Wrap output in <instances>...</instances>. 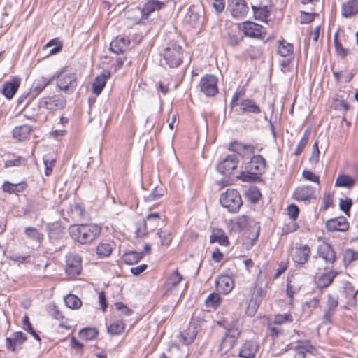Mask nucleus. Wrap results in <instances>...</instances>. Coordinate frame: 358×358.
I'll return each instance as SVG.
<instances>
[{
	"label": "nucleus",
	"instance_id": "obj_57",
	"mask_svg": "<svg viewBox=\"0 0 358 358\" xmlns=\"http://www.w3.org/2000/svg\"><path fill=\"white\" fill-rule=\"evenodd\" d=\"M22 322H23V329L26 331H27L30 334H31L37 341H41L40 336L33 329L31 324L29 322V317L27 315L24 316V317L23 318Z\"/></svg>",
	"mask_w": 358,
	"mask_h": 358
},
{
	"label": "nucleus",
	"instance_id": "obj_50",
	"mask_svg": "<svg viewBox=\"0 0 358 358\" xmlns=\"http://www.w3.org/2000/svg\"><path fill=\"white\" fill-rule=\"evenodd\" d=\"M333 107L336 110L345 113L350 108L349 104L343 99L336 97L333 101Z\"/></svg>",
	"mask_w": 358,
	"mask_h": 358
},
{
	"label": "nucleus",
	"instance_id": "obj_41",
	"mask_svg": "<svg viewBox=\"0 0 358 358\" xmlns=\"http://www.w3.org/2000/svg\"><path fill=\"white\" fill-rule=\"evenodd\" d=\"M125 329V324L122 320H116L111 323L108 327V334L112 336L120 335Z\"/></svg>",
	"mask_w": 358,
	"mask_h": 358
},
{
	"label": "nucleus",
	"instance_id": "obj_51",
	"mask_svg": "<svg viewBox=\"0 0 358 358\" xmlns=\"http://www.w3.org/2000/svg\"><path fill=\"white\" fill-rule=\"evenodd\" d=\"M294 320L293 317L290 313L285 314H278L275 315L273 322L275 324L281 325L286 323H291Z\"/></svg>",
	"mask_w": 358,
	"mask_h": 358
},
{
	"label": "nucleus",
	"instance_id": "obj_39",
	"mask_svg": "<svg viewBox=\"0 0 358 358\" xmlns=\"http://www.w3.org/2000/svg\"><path fill=\"white\" fill-rule=\"evenodd\" d=\"M355 180L348 175H338L336 179L335 186L351 188L355 185Z\"/></svg>",
	"mask_w": 358,
	"mask_h": 358
},
{
	"label": "nucleus",
	"instance_id": "obj_18",
	"mask_svg": "<svg viewBox=\"0 0 358 358\" xmlns=\"http://www.w3.org/2000/svg\"><path fill=\"white\" fill-rule=\"evenodd\" d=\"M315 188L310 185H303L297 187L293 197L296 201H307L315 198Z\"/></svg>",
	"mask_w": 358,
	"mask_h": 358
},
{
	"label": "nucleus",
	"instance_id": "obj_37",
	"mask_svg": "<svg viewBox=\"0 0 358 358\" xmlns=\"http://www.w3.org/2000/svg\"><path fill=\"white\" fill-rule=\"evenodd\" d=\"M143 252H138L136 251H129L125 252L122 256L123 262L129 265L138 263L143 257Z\"/></svg>",
	"mask_w": 358,
	"mask_h": 358
},
{
	"label": "nucleus",
	"instance_id": "obj_19",
	"mask_svg": "<svg viewBox=\"0 0 358 358\" xmlns=\"http://www.w3.org/2000/svg\"><path fill=\"white\" fill-rule=\"evenodd\" d=\"M310 255V247L305 244L296 247L293 251L292 259L299 265L305 264Z\"/></svg>",
	"mask_w": 358,
	"mask_h": 358
},
{
	"label": "nucleus",
	"instance_id": "obj_23",
	"mask_svg": "<svg viewBox=\"0 0 358 358\" xmlns=\"http://www.w3.org/2000/svg\"><path fill=\"white\" fill-rule=\"evenodd\" d=\"M215 285L219 292L227 294L234 288V281L229 275H220L216 280Z\"/></svg>",
	"mask_w": 358,
	"mask_h": 358
},
{
	"label": "nucleus",
	"instance_id": "obj_59",
	"mask_svg": "<svg viewBox=\"0 0 358 358\" xmlns=\"http://www.w3.org/2000/svg\"><path fill=\"white\" fill-rule=\"evenodd\" d=\"M358 260V252L352 249H347L344 254V262L350 264L352 262Z\"/></svg>",
	"mask_w": 358,
	"mask_h": 358
},
{
	"label": "nucleus",
	"instance_id": "obj_36",
	"mask_svg": "<svg viewBox=\"0 0 358 358\" xmlns=\"http://www.w3.org/2000/svg\"><path fill=\"white\" fill-rule=\"evenodd\" d=\"M26 187L27 184L24 182L13 184L8 181H6L2 186L3 192L15 194L22 192Z\"/></svg>",
	"mask_w": 358,
	"mask_h": 358
},
{
	"label": "nucleus",
	"instance_id": "obj_53",
	"mask_svg": "<svg viewBox=\"0 0 358 358\" xmlns=\"http://www.w3.org/2000/svg\"><path fill=\"white\" fill-rule=\"evenodd\" d=\"M200 15L194 8L189 9L185 17V20L191 26H194L199 20Z\"/></svg>",
	"mask_w": 358,
	"mask_h": 358
},
{
	"label": "nucleus",
	"instance_id": "obj_44",
	"mask_svg": "<svg viewBox=\"0 0 358 358\" xmlns=\"http://www.w3.org/2000/svg\"><path fill=\"white\" fill-rule=\"evenodd\" d=\"M310 135V129L308 128L304 131L303 136L295 149V151H294L295 155L299 156L303 152V149L305 148L306 145L308 143Z\"/></svg>",
	"mask_w": 358,
	"mask_h": 358
},
{
	"label": "nucleus",
	"instance_id": "obj_15",
	"mask_svg": "<svg viewBox=\"0 0 358 358\" xmlns=\"http://www.w3.org/2000/svg\"><path fill=\"white\" fill-rule=\"evenodd\" d=\"M317 253L326 264H333L336 260V255L333 246L325 241L317 246Z\"/></svg>",
	"mask_w": 358,
	"mask_h": 358
},
{
	"label": "nucleus",
	"instance_id": "obj_6",
	"mask_svg": "<svg viewBox=\"0 0 358 358\" xmlns=\"http://www.w3.org/2000/svg\"><path fill=\"white\" fill-rule=\"evenodd\" d=\"M66 104V99L65 96L61 94H57L41 97L38 101V106L51 112L63 109Z\"/></svg>",
	"mask_w": 358,
	"mask_h": 358
},
{
	"label": "nucleus",
	"instance_id": "obj_47",
	"mask_svg": "<svg viewBox=\"0 0 358 358\" xmlns=\"http://www.w3.org/2000/svg\"><path fill=\"white\" fill-rule=\"evenodd\" d=\"M165 189L163 186H156L152 191L148 195H145V200L147 201H153L159 199L164 195Z\"/></svg>",
	"mask_w": 358,
	"mask_h": 358
},
{
	"label": "nucleus",
	"instance_id": "obj_63",
	"mask_svg": "<svg viewBox=\"0 0 358 358\" xmlns=\"http://www.w3.org/2000/svg\"><path fill=\"white\" fill-rule=\"evenodd\" d=\"M302 176L308 181L316 182L317 185L320 184L319 176L315 174L313 172L308 170H303L302 172Z\"/></svg>",
	"mask_w": 358,
	"mask_h": 358
},
{
	"label": "nucleus",
	"instance_id": "obj_9",
	"mask_svg": "<svg viewBox=\"0 0 358 358\" xmlns=\"http://www.w3.org/2000/svg\"><path fill=\"white\" fill-rule=\"evenodd\" d=\"M338 306V297L335 295L329 294L325 306L323 310L322 321L323 324H331L333 320L334 315L336 313Z\"/></svg>",
	"mask_w": 358,
	"mask_h": 358
},
{
	"label": "nucleus",
	"instance_id": "obj_3",
	"mask_svg": "<svg viewBox=\"0 0 358 358\" xmlns=\"http://www.w3.org/2000/svg\"><path fill=\"white\" fill-rule=\"evenodd\" d=\"M221 206L227 209L229 213H238L243 205L239 192L235 189H227L220 196Z\"/></svg>",
	"mask_w": 358,
	"mask_h": 358
},
{
	"label": "nucleus",
	"instance_id": "obj_22",
	"mask_svg": "<svg viewBox=\"0 0 358 358\" xmlns=\"http://www.w3.org/2000/svg\"><path fill=\"white\" fill-rule=\"evenodd\" d=\"M229 149L241 155L243 158H248L250 155L254 154L255 152V147L252 145L244 144L237 141L230 143Z\"/></svg>",
	"mask_w": 358,
	"mask_h": 358
},
{
	"label": "nucleus",
	"instance_id": "obj_45",
	"mask_svg": "<svg viewBox=\"0 0 358 358\" xmlns=\"http://www.w3.org/2000/svg\"><path fill=\"white\" fill-rule=\"evenodd\" d=\"M66 306L71 309H78L81 305V300L74 294H69L64 297Z\"/></svg>",
	"mask_w": 358,
	"mask_h": 358
},
{
	"label": "nucleus",
	"instance_id": "obj_55",
	"mask_svg": "<svg viewBox=\"0 0 358 358\" xmlns=\"http://www.w3.org/2000/svg\"><path fill=\"white\" fill-rule=\"evenodd\" d=\"M112 252V247L108 243H100L96 248V254L99 257H106Z\"/></svg>",
	"mask_w": 358,
	"mask_h": 358
},
{
	"label": "nucleus",
	"instance_id": "obj_64",
	"mask_svg": "<svg viewBox=\"0 0 358 358\" xmlns=\"http://www.w3.org/2000/svg\"><path fill=\"white\" fill-rule=\"evenodd\" d=\"M299 208L296 205L292 203L288 206L287 214L290 218L296 220L299 216Z\"/></svg>",
	"mask_w": 358,
	"mask_h": 358
},
{
	"label": "nucleus",
	"instance_id": "obj_33",
	"mask_svg": "<svg viewBox=\"0 0 358 358\" xmlns=\"http://www.w3.org/2000/svg\"><path fill=\"white\" fill-rule=\"evenodd\" d=\"M32 127L28 124L15 127L13 130V136L18 141H22L28 138Z\"/></svg>",
	"mask_w": 358,
	"mask_h": 358
},
{
	"label": "nucleus",
	"instance_id": "obj_16",
	"mask_svg": "<svg viewBox=\"0 0 358 358\" xmlns=\"http://www.w3.org/2000/svg\"><path fill=\"white\" fill-rule=\"evenodd\" d=\"M47 229L51 243L59 244L65 234L64 228L62 224L59 222L50 223L48 224Z\"/></svg>",
	"mask_w": 358,
	"mask_h": 358
},
{
	"label": "nucleus",
	"instance_id": "obj_54",
	"mask_svg": "<svg viewBox=\"0 0 358 358\" xmlns=\"http://www.w3.org/2000/svg\"><path fill=\"white\" fill-rule=\"evenodd\" d=\"M245 194L248 200L253 203L258 202L262 196L259 190L256 187H250Z\"/></svg>",
	"mask_w": 358,
	"mask_h": 358
},
{
	"label": "nucleus",
	"instance_id": "obj_5",
	"mask_svg": "<svg viewBox=\"0 0 358 358\" xmlns=\"http://www.w3.org/2000/svg\"><path fill=\"white\" fill-rule=\"evenodd\" d=\"M266 165V159L262 155H255L251 157L248 166L250 172H243L238 178L243 181H250L255 178V175L262 174L265 171Z\"/></svg>",
	"mask_w": 358,
	"mask_h": 358
},
{
	"label": "nucleus",
	"instance_id": "obj_46",
	"mask_svg": "<svg viewBox=\"0 0 358 358\" xmlns=\"http://www.w3.org/2000/svg\"><path fill=\"white\" fill-rule=\"evenodd\" d=\"M24 234L27 236L33 241L41 243L43 240V235L36 228L29 227L24 229Z\"/></svg>",
	"mask_w": 358,
	"mask_h": 358
},
{
	"label": "nucleus",
	"instance_id": "obj_49",
	"mask_svg": "<svg viewBox=\"0 0 358 358\" xmlns=\"http://www.w3.org/2000/svg\"><path fill=\"white\" fill-rule=\"evenodd\" d=\"M98 331L95 328L87 327L79 331V336L81 338L86 341L94 339L98 335Z\"/></svg>",
	"mask_w": 358,
	"mask_h": 358
},
{
	"label": "nucleus",
	"instance_id": "obj_38",
	"mask_svg": "<svg viewBox=\"0 0 358 358\" xmlns=\"http://www.w3.org/2000/svg\"><path fill=\"white\" fill-rule=\"evenodd\" d=\"M107 78V76L105 74H100L96 77L92 84V92L94 94L96 95L100 94L106 85Z\"/></svg>",
	"mask_w": 358,
	"mask_h": 358
},
{
	"label": "nucleus",
	"instance_id": "obj_14",
	"mask_svg": "<svg viewBox=\"0 0 358 358\" xmlns=\"http://www.w3.org/2000/svg\"><path fill=\"white\" fill-rule=\"evenodd\" d=\"M238 159L235 154L228 155L217 164V171L222 175H230L236 169Z\"/></svg>",
	"mask_w": 358,
	"mask_h": 358
},
{
	"label": "nucleus",
	"instance_id": "obj_4",
	"mask_svg": "<svg viewBox=\"0 0 358 358\" xmlns=\"http://www.w3.org/2000/svg\"><path fill=\"white\" fill-rule=\"evenodd\" d=\"M162 55L166 64L171 68H176L182 61L183 49L177 42L171 41L164 48Z\"/></svg>",
	"mask_w": 358,
	"mask_h": 358
},
{
	"label": "nucleus",
	"instance_id": "obj_52",
	"mask_svg": "<svg viewBox=\"0 0 358 358\" xmlns=\"http://www.w3.org/2000/svg\"><path fill=\"white\" fill-rule=\"evenodd\" d=\"M343 289L344 293L347 296H352V299L350 301H348V304L350 306L355 305V298L356 296L358 294V289L355 292L352 285L350 282H346L344 285Z\"/></svg>",
	"mask_w": 358,
	"mask_h": 358
},
{
	"label": "nucleus",
	"instance_id": "obj_12",
	"mask_svg": "<svg viewBox=\"0 0 358 358\" xmlns=\"http://www.w3.org/2000/svg\"><path fill=\"white\" fill-rule=\"evenodd\" d=\"M242 31L245 36L256 39H264L266 34L264 27L250 21L243 24Z\"/></svg>",
	"mask_w": 358,
	"mask_h": 358
},
{
	"label": "nucleus",
	"instance_id": "obj_25",
	"mask_svg": "<svg viewBox=\"0 0 358 358\" xmlns=\"http://www.w3.org/2000/svg\"><path fill=\"white\" fill-rule=\"evenodd\" d=\"M338 274L334 270L321 274L316 280L317 287L321 289L328 287Z\"/></svg>",
	"mask_w": 358,
	"mask_h": 358
},
{
	"label": "nucleus",
	"instance_id": "obj_32",
	"mask_svg": "<svg viewBox=\"0 0 358 358\" xmlns=\"http://www.w3.org/2000/svg\"><path fill=\"white\" fill-rule=\"evenodd\" d=\"M240 108L244 113L259 114L261 113L260 108L250 99H245L239 103Z\"/></svg>",
	"mask_w": 358,
	"mask_h": 358
},
{
	"label": "nucleus",
	"instance_id": "obj_60",
	"mask_svg": "<svg viewBox=\"0 0 358 358\" xmlns=\"http://www.w3.org/2000/svg\"><path fill=\"white\" fill-rule=\"evenodd\" d=\"M334 45L336 53L342 57H345L348 54V50L344 48L341 42L338 39V34L336 33L334 35Z\"/></svg>",
	"mask_w": 358,
	"mask_h": 358
},
{
	"label": "nucleus",
	"instance_id": "obj_56",
	"mask_svg": "<svg viewBox=\"0 0 358 358\" xmlns=\"http://www.w3.org/2000/svg\"><path fill=\"white\" fill-rule=\"evenodd\" d=\"M245 54L251 59H257L260 58L262 51L260 48L251 45L245 50Z\"/></svg>",
	"mask_w": 358,
	"mask_h": 358
},
{
	"label": "nucleus",
	"instance_id": "obj_7",
	"mask_svg": "<svg viewBox=\"0 0 358 358\" xmlns=\"http://www.w3.org/2000/svg\"><path fill=\"white\" fill-rule=\"evenodd\" d=\"M57 86L66 94H72L78 85L77 78L75 73H66L57 76Z\"/></svg>",
	"mask_w": 358,
	"mask_h": 358
},
{
	"label": "nucleus",
	"instance_id": "obj_31",
	"mask_svg": "<svg viewBox=\"0 0 358 358\" xmlns=\"http://www.w3.org/2000/svg\"><path fill=\"white\" fill-rule=\"evenodd\" d=\"M20 81L19 79H13L10 82H6L2 89V94L8 99H11L17 92Z\"/></svg>",
	"mask_w": 358,
	"mask_h": 358
},
{
	"label": "nucleus",
	"instance_id": "obj_35",
	"mask_svg": "<svg viewBox=\"0 0 358 358\" xmlns=\"http://www.w3.org/2000/svg\"><path fill=\"white\" fill-rule=\"evenodd\" d=\"M197 331L196 327L189 325L186 329L183 330L180 334V341L185 345H189L194 341Z\"/></svg>",
	"mask_w": 358,
	"mask_h": 358
},
{
	"label": "nucleus",
	"instance_id": "obj_8",
	"mask_svg": "<svg viewBox=\"0 0 358 358\" xmlns=\"http://www.w3.org/2000/svg\"><path fill=\"white\" fill-rule=\"evenodd\" d=\"M66 273L70 278H74L80 274L82 271V258L78 254L66 255Z\"/></svg>",
	"mask_w": 358,
	"mask_h": 358
},
{
	"label": "nucleus",
	"instance_id": "obj_40",
	"mask_svg": "<svg viewBox=\"0 0 358 358\" xmlns=\"http://www.w3.org/2000/svg\"><path fill=\"white\" fill-rule=\"evenodd\" d=\"M252 10L253 11L255 19L266 21L268 18L270 11L267 6H252Z\"/></svg>",
	"mask_w": 358,
	"mask_h": 358
},
{
	"label": "nucleus",
	"instance_id": "obj_10",
	"mask_svg": "<svg viewBox=\"0 0 358 358\" xmlns=\"http://www.w3.org/2000/svg\"><path fill=\"white\" fill-rule=\"evenodd\" d=\"M56 78L55 76H52L50 78H46L45 77H40L36 79L29 90V92L27 94L28 97L27 103L33 101L36 96H38L45 88L49 85Z\"/></svg>",
	"mask_w": 358,
	"mask_h": 358
},
{
	"label": "nucleus",
	"instance_id": "obj_62",
	"mask_svg": "<svg viewBox=\"0 0 358 358\" xmlns=\"http://www.w3.org/2000/svg\"><path fill=\"white\" fill-rule=\"evenodd\" d=\"M158 235L161 240V243L164 245H168L172 241V236L168 231L159 229Z\"/></svg>",
	"mask_w": 358,
	"mask_h": 358
},
{
	"label": "nucleus",
	"instance_id": "obj_2",
	"mask_svg": "<svg viewBox=\"0 0 358 358\" xmlns=\"http://www.w3.org/2000/svg\"><path fill=\"white\" fill-rule=\"evenodd\" d=\"M238 321L231 320L230 322L227 320H222L217 322L220 326L225 329L226 331L220 343V349L224 351L231 350L236 343L241 334V328Z\"/></svg>",
	"mask_w": 358,
	"mask_h": 358
},
{
	"label": "nucleus",
	"instance_id": "obj_58",
	"mask_svg": "<svg viewBox=\"0 0 358 358\" xmlns=\"http://www.w3.org/2000/svg\"><path fill=\"white\" fill-rule=\"evenodd\" d=\"M25 163V159H24L22 157L17 156L14 157L13 159L6 160L4 163V167L10 168L12 166H19L21 164H24Z\"/></svg>",
	"mask_w": 358,
	"mask_h": 358
},
{
	"label": "nucleus",
	"instance_id": "obj_24",
	"mask_svg": "<svg viewBox=\"0 0 358 358\" xmlns=\"http://www.w3.org/2000/svg\"><path fill=\"white\" fill-rule=\"evenodd\" d=\"M151 221H154L155 222H159L160 221V215L158 213H153L149 214L145 220L141 223L139 224L136 229V235L137 237H143L148 233V223Z\"/></svg>",
	"mask_w": 358,
	"mask_h": 358
},
{
	"label": "nucleus",
	"instance_id": "obj_43",
	"mask_svg": "<svg viewBox=\"0 0 358 358\" xmlns=\"http://www.w3.org/2000/svg\"><path fill=\"white\" fill-rule=\"evenodd\" d=\"M278 53L282 57H288L293 54V45L285 41H279Z\"/></svg>",
	"mask_w": 358,
	"mask_h": 358
},
{
	"label": "nucleus",
	"instance_id": "obj_21",
	"mask_svg": "<svg viewBox=\"0 0 358 358\" xmlns=\"http://www.w3.org/2000/svg\"><path fill=\"white\" fill-rule=\"evenodd\" d=\"M259 349L258 343L253 341H245L238 353L239 357L242 358H253Z\"/></svg>",
	"mask_w": 358,
	"mask_h": 358
},
{
	"label": "nucleus",
	"instance_id": "obj_61",
	"mask_svg": "<svg viewBox=\"0 0 358 358\" xmlns=\"http://www.w3.org/2000/svg\"><path fill=\"white\" fill-rule=\"evenodd\" d=\"M352 205V201L350 198L345 199H341L339 202L340 209L349 216V212Z\"/></svg>",
	"mask_w": 358,
	"mask_h": 358
},
{
	"label": "nucleus",
	"instance_id": "obj_48",
	"mask_svg": "<svg viewBox=\"0 0 358 358\" xmlns=\"http://www.w3.org/2000/svg\"><path fill=\"white\" fill-rule=\"evenodd\" d=\"M296 278L292 276L287 279V285L286 288L287 295L292 299L294 295L299 291L301 287L295 285Z\"/></svg>",
	"mask_w": 358,
	"mask_h": 358
},
{
	"label": "nucleus",
	"instance_id": "obj_11",
	"mask_svg": "<svg viewBox=\"0 0 358 358\" xmlns=\"http://www.w3.org/2000/svg\"><path fill=\"white\" fill-rule=\"evenodd\" d=\"M217 78L210 74L203 76L199 82L201 91L207 96H214L218 92Z\"/></svg>",
	"mask_w": 358,
	"mask_h": 358
},
{
	"label": "nucleus",
	"instance_id": "obj_29",
	"mask_svg": "<svg viewBox=\"0 0 358 358\" xmlns=\"http://www.w3.org/2000/svg\"><path fill=\"white\" fill-rule=\"evenodd\" d=\"M314 348L308 341H299L297 344L293 347L295 352L294 358H306V352H309Z\"/></svg>",
	"mask_w": 358,
	"mask_h": 358
},
{
	"label": "nucleus",
	"instance_id": "obj_27",
	"mask_svg": "<svg viewBox=\"0 0 358 358\" xmlns=\"http://www.w3.org/2000/svg\"><path fill=\"white\" fill-rule=\"evenodd\" d=\"M26 341V337L22 331L13 334V337L6 338V345L8 350L14 352L17 345L22 344Z\"/></svg>",
	"mask_w": 358,
	"mask_h": 358
},
{
	"label": "nucleus",
	"instance_id": "obj_17",
	"mask_svg": "<svg viewBox=\"0 0 358 358\" xmlns=\"http://www.w3.org/2000/svg\"><path fill=\"white\" fill-rule=\"evenodd\" d=\"M326 228L329 231H346L349 228V224L346 218L340 216L329 219L326 222Z\"/></svg>",
	"mask_w": 358,
	"mask_h": 358
},
{
	"label": "nucleus",
	"instance_id": "obj_30",
	"mask_svg": "<svg viewBox=\"0 0 358 358\" xmlns=\"http://www.w3.org/2000/svg\"><path fill=\"white\" fill-rule=\"evenodd\" d=\"M182 276L178 273V270H175L168 277L166 283L165 289L166 292H172L182 280Z\"/></svg>",
	"mask_w": 358,
	"mask_h": 358
},
{
	"label": "nucleus",
	"instance_id": "obj_20",
	"mask_svg": "<svg viewBox=\"0 0 358 358\" xmlns=\"http://www.w3.org/2000/svg\"><path fill=\"white\" fill-rule=\"evenodd\" d=\"M130 40L127 36H117L110 43V50L115 54L124 53L129 48Z\"/></svg>",
	"mask_w": 358,
	"mask_h": 358
},
{
	"label": "nucleus",
	"instance_id": "obj_13",
	"mask_svg": "<svg viewBox=\"0 0 358 358\" xmlns=\"http://www.w3.org/2000/svg\"><path fill=\"white\" fill-rule=\"evenodd\" d=\"M227 10L234 18H243L249 10L245 0H228Z\"/></svg>",
	"mask_w": 358,
	"mask_h": 358
},
{
	"label": "nucleus",
	"instance_id": "obj_26",
	"mask_svg": "<svg viewBox=\"0 0 358 358\" xmlns=\"http://www.w3.org/2000/svg\"><path fill=\"white\" fill-rule=\"evenodd\" d=\"M358 13V0H348L341 6V15L350 18Z\"/></svg>",
	"mask_w": 358,
	"mask_h": 358
},
{
	"label": "nucleus",
	"instance_id": "obj_34",
	"mask_svg": "<svg viewBox=\"0 0 358 358\" xmlns=\"http://www.w3.org/2000/svg\"><path fill=\"white\" fill-rule=\"evenodd\" d=\"M210 242L211 243L217 242L222 246H227L229 244L228 237L226 236L225 232L220 229H215L213 230L210 236Z\"/></svg>",
	"mask_w": 358,
	"mask_h": 358
},
{
	"label": "nucleus",
	"instance_id": "obj_28",
	"mask_svg": "<svg viewBox=\"0 0 358 358\" xmlns=\"http://www.w3.org/2000/svg\"><path fill=\"white\" fill-rule=\"evenodd\" d=\"M165 6V4L162 1L157 0L148 1L142 8V17L146 19L150 13L155 10H159Z\"/></svg>",
	"mask_w": 358,
	"mask_h": 358
},
{
	"label": "nucleus",
	"instance_id": "obj_42",
	"mask_svg": "<svg viewBox=\"0 0 358 358\" xmlns=\"http://www.w3.org/2000/svg\"><path fill=\"white\" fill-rule=\"evenodd\" d=\"M222 298L218 293L213 292L210 294L205 300V304L208 308L216 309L220 306Z\"/></svg>",
	"mask_w": 358,
	"mask_h": 358
},
{
	"label": "nucleus",
	"instance_id": "obj_1",
	"mask_svg": "<svg viewBox=\"0 0 358 358\" xmlns=\"http://www.w3.org/2000/svg\"><path fill=\"white\" fill-rule=\"evenodd\" d=\"M101 227L96 224H73L69 228L71 238L80 244L90 243L101 234Z\"/></svg>",
	"mask_w": 358,
	"mask_h": 358
}]
</instances>
